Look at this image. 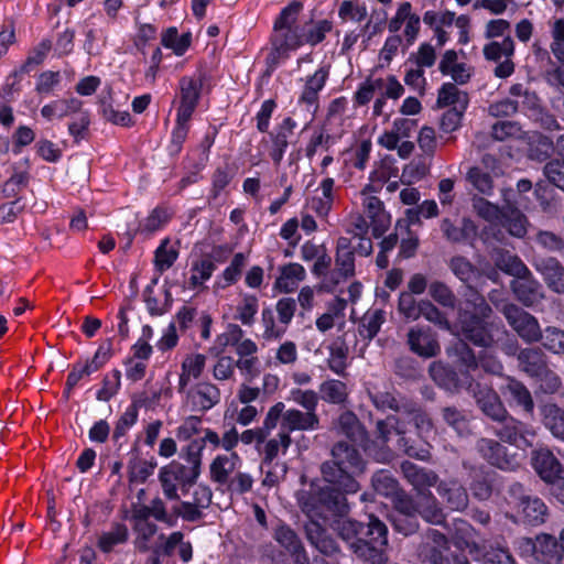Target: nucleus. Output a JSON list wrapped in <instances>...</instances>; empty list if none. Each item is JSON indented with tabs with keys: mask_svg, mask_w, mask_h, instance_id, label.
Here are the masks:
<instances>
[{
	"mask_svg": "<svg viewBox=\"0 0 564 564\" xmlns=\"http://www.w3.org/2000/svg\"><path fill=\"white\" fill-rule=\"evenodd\" d=\"M499 224L514 238H523L528 232V217L514 205L505 206Z\"/></svg>",
	"mask_w": 564,
	"mask_h": 564,
	"instance_id": "7c9ffc66",
	"label": "nucleus"
},
{
	"mask_svg": "<svg viewBox=\"0 0 564 564\" xmlns=\"http://www.w3.org/2000/svg\"><path fill=\"white\" fill-rule=\"evenodd\" d=\"M514 53V42L511 36H506L502 42L492 41L485 45L484 55L486 59L499 64L495 68V75L499 78L510 76L514 70L511 56Z\"/></svg>",
	"mask_w": 564,
	"mask_h": 564,
	"instance_id": "4468645a",
	"label": "nucleus"
},
{
	"mask_svg": "<svg viewBox=\"0 0 564 564\" xmlns=\"http://www.w3.org/2000/svg\"><path fill=\"white\" fill-rule=\"evenodd\" d=\"M400 469L406 481L419 494H423L425 489L431 487H436L440 481L438 475L434 470L421 467L409 460L401 463Z\"/></svg>",
	"mask_w": 564,
	"mask_h": 564,
	"instance_id": "b1692460",
	"label": "nucleus"
},
{
	"mask_svg": "<svg viewBox=\"0 0 564 564\" xmlns=\"http://www.w3.org/2000/svg\"><path fill=\"white\" fill-rule=\"evenodd\" d=\"M272 46H280L285 51L296 50L304 43V35L299 28L273 29Z\"/></svg>",
	"mask_w": 564,
	"mask_h": 564,
	"instance_id": "79ce46f5",
	"label": "nucleus"
},
{
	"mask_svg": "<svg viewBox=\"0 0 564 564\" xmlns=\"http://www.w3.org/2000/svg\"><path fill=\"white\" fill-rule=\"evenodd\" d=\"M321 398L332 404H344L348 398L347 386L340 380H326L319 387Z\"/></svg>",
	"mask_w": 564,
	"mask_h": 564,
	"instance_id": "de8ad7c7",
	"label": "nucleus"
},
{
	"mask_svg": "<svg viewBox=\"0 0 564 564\" xmlns=\"http://www.w3.org/2000/svg\"><path fill=\"white\" fill-rule=\"evenodd\" d=\"M329 349V369L338 376L346 377L348 347L345 344L335 343Z\"/></svg>",
	"mask_w": 564,
	"mask_h": 564,
	"instance_id": "338daca9",
	"label": "nucleus"
},
{
	"mask_svg": "<svg viewBox=\"0 0 564 564\" xmlns=\"http://www.w3.org/2000/svg\"><path fill=\"white\" fill-rule=\"evenodd\" d=\"M345 491L337 485H312L308 490L299 491L297 505L310 520H328L330 517H344L349 511Z\"/></svg>",
	"mask_w": 564,
	"mask_h": 564,
	"instance_id": "f03ea898",
	"label": "nucleus"
},
{
	"mask_svg": "<svg viewBox=\"0 0 564 564\" xmlns=\"http://www.w3.org/2000/svg\"><path fill=\"white\" fill-rule=\"evenodd\" d=\"M466 392L473 398L478 410L491 422L499 419L507 411L497 391L486 383L474 379L467 386Z\"/></svg>",
	"mask_w": 564,
	"mask_h": 564,
	"instance_id": "9d476101",
	"label": "nucleus"
},
{
	"mask_svg": "<svg viewBox=\"0 0 564 564\" xmlns=\"http://www.w3.org/2000/svg\"><path fill=\"white\" fill-rule=\"evenodd\" d=\"M471 202L473 208L479 217H481L488 223L500 221L501 216L505 212V206L499 207L498 205L492 204L489 200L479 196H474Z\"/></svg>",
	"mask_w": 564,
	"mask_h": 564,
	"instance_id": "680f3d73",
	"label": "nucleus"
},
{
	"mask_svg": "<svg viewBox=\"0 0 564 564\" xmlns=\"http://www.w3.org/2000/svg\"><path fill=\"white\" fill-rule=\"evenodd\" d=\"M406 344L412 352L423 358H433L441 352L436 335L429 327H411L406 334Z\"/></svg>",
	"mask_w": 564,
	"mask_h": 564,
	"instance_id": "dca6fc26",
	"label": "nucleus"
},
{
	"mask_svg": "<svg viewBox=\"0 0 564 564\" xmlns=\"http://www.w3.org/2000/svg\"><path fill=\"white\" fill-rule=\"evenodd\" d=\"M477 453L491 466L501 470H514L519 467L516 454H510L501 441L481 437L476 442Z\"/></svg>",
	"mask_w": 564,
	"mask_h": 564,
	"instance_id": "9b49d317",
	"label": "nucleus"
},
{
	"mask_svg": "<svg viewBox=\"0 0 564 564\" xmlns=\"http://www.w3.org/2000/svg\"><path fill=\"white\" fill-rule=\"evenodd\" d=\"M241 459L237 453L216 456L209 465V476L212 481L219 486L227 485L230 481V475L237 469Z\"/></svg>",
	"mask_w": 564,
	"mask_h": 564,
	"instance_id": "cd10ccee",
	"label": "nucleus"
},
{
	"mask_svg": "<svg viewBox=\"0 0 564 564\" xmlns=\"http://www.w3.org/2000/svg\"><path fill=\"white\" fill-rule=\"evenodd\" d=\"M449 549L446 535L436 529H427L417 547L419 557L426 564H444Z\"/></svg>",
	"mask_w": 564,
	"mask_h": 564,
	"instance_id": "2eb2a0df",
	"label": "nucleus"
},
{
	"mask_svg": "<svg viewBox=\"0 0 564 564\" xmlns=\"http://www.w3.org/2000/svg\"><path fill=\"white\" fill-rule=\"evenodd\" d=\"M165 467L169 469V475H173L177 479L178 486L184 494L188 491L199 477V474L177 460L171 462Z\"/></svg>",
	"mask_w": 564,
	"mask_h": 564,
	"instance_id": "5fc2aeb1",
	"label": "nucleus"
},
{
	"mask_svg": "<svg viewBox=\"0 0 564 564\" xmlns=\"http://www.w3.org/2000/svg\"><path fill=\"white\" fill-rule=\"evenodd\" d=\"M280 431L276 437L271 438L264 446V462H272L279 454L280 451L285 453L292 444L291 433L299 431V429H288L284 426V422L280 423Z\"/></svg>",
	"mask_w": 564,
	"mask_h": 564,
	"instance_id": "ea45409f",
	"label": "nucleus"
},
{
	"mask_svg": "<svg viewBox=\"0 0 564 564\" xmlns=\"http://www.w3.org/2000/svg\"><path fill=\"white\" fill-rule=\"evenodd\" d=\"M368 397L372 405L381 412L392 411L394 414H402L409 401L410 397L400 393L397 389L391 387L390 389H372L368 390Z\"/></svg>",
	"mask_w": 564,
	"mask_h": 564,
	"instance_id": "412c9836",
	"label": "nucleus"
},
{
	"mask_svg": "<svg viewBox=\"0 0 564 564\" xmlns=\"http://www.w3.org/2000/svg\"><path fill=\"white\" fill-rule=\"evenodd\" d=\"M398 448L409 457L419 460H429L431 458V452L426 445L419 444L415 440H412L406 435V429L403 427V433L398 434Z\"/></svg>",
	"mask_w": 564,
	"mask_h": 564,
	"instance_id": "603ef678",
	"label": "nucleus"
},
{
	"mask_svg": "<svg viewBox=\"0 0 564 564\" xmlns=\"http://www.w3.org/2000/svg\"><path fill=\"white\" fill-rule=\"evenodd\" d=\"M384 321L386 315L382 310L367 312L359 323V335L364 339L371 340L377 336Z\"/></svg>",
	"mask_w": 564,
	"mask_h": 564,
	"instance_id": "49530a36",
	"label": "nucleus"
},
{
	"mask_svg": "<svg viewBox=\"0 0 564 564\" xmlns=\"http://www.w3.org/2000/svg\"><path fill=\"white\" fill-rule=\"evenodd\" d=\"M83 102L77 98L57 99L42 107L41 115L46 120L54 118L62 119L70 115L79 112Z\"/></svg>",
	"mask_w": 564,
	"mask_h": 564,
	"instance_id": "4c0bfd02",
	"label": "nucleus"
},
{
	"mask_svg": "<svg viewBox=\"0 0 564 564\" xmlns=\"http://www.w3.org/2000/svg\"><path fill=\"white\" fill-rule=\"evenodd\" d=\"M514 297L525 307L539 305L545 297L542 284L534 278L530 269L510 282Z\"/></svg>",
	"mask_w": 564,
	"mask_h": 564,
	"instance_id": "ddd939ff",
	"label": "nucleus"
},
{
	"mask_svg": "<svg viewBox=\"0 0 564 564\" xmlns=\"http://www.w3.org/2000/svg\"><path fill=\"white\" fill-rule=\"evenodd\" d=\"M532 379L538 383L539 390L545 394H555L563 387L561 377L549 365Z\"/></svg>",
	"mask_w": 564,
	"mask_h": 564,
	"instance_id": "13d9d810",
	"label": "nucleus"
},
{
	"mask_svg": "<svg viewBox=\"0 0 564 564\" xmlns=\"http://www.w3.org/2000/svg\"><path fill=\"white\" fill-rule=\"evenodd\" d=\"M306 540L319 553L325 556H333L340 552L339 545L327 530L316 520H308L304 524Z\"/></svg>",
	"mask_w": 564,
	"mask_h": 564,
	"instance_id": "5701e85b",
	"label": "nucleus"
},
{
	"mask_svg": "<svg viewBox=\"0 0 564 564\" xmlns=\"http://www.w3.org/2000/svg\"><path fill=\"white\" fill-rule=\"evenodd\" d=\"M440 416L444 424L459 435L468 433L470 420L466 410L454 404L444 405L440 409Z\"/></svg>",
	"mask_w": 564,
	"mask_h": 564,
	"instance_id": "f704fd0d",
	"label": "nucleus"
},
{
	"mask_svg": "<svg viewBox=\"0 0 564 564\" xmlns=\"http://www.w3.org/2000/svg\"><path fill=\"white\" fill-rule=\"evenodd\" d=\"M517 362L518 369L532 379L549 365V357L542 348L531 346L519 350Z\"/></svg>",
	"mask_w": 564,
	"mask_h": 564,
	"instance_id": "a878e982",
	"label": "nucleus"
},
{
	"mask_svg": "<svg viewBox=\"0 0 564 564\" xmlns=\"http://www.w3.org/2000/svg\"><path fill=\"white\" fill-rule=\"evenodd\" d=\"M336 429L352 443H364L368 438L365 425L352 411H344L338 416Z\"/></svg>",
	"mask_w": 564,
	"mask_h": 564,
	"instance_id": "c756f323",
	"label": "nucleus"
},
{
	"mask_svg": "<svg viewBox=\"0 0 564 564\" xmlns=\"http://www.w3.org/2000/svg\"><path fill=\"white\" fill-rule=\"evenodd\" d=\"M491 258L499 270L513 278L525 273L528 269L525 263L517 254L505 249L494 250Z\"/></svg>",
	"mask_w": 564,
	"mask_h": 564,
	"instance_id": "e433bc0d",
	"label": "nucleus"
},
{
	"mask_svg": "<svg viewBox=\"0 0 564 564\" xmlns=\"http://www.w3.org/2000/svg\"><path fill=\"white\" fill-rule=\"evenodd\" d=\"M501 313L513 332L528 345L540 341L541 326L538 318L513 303H507Z\"/></svg>",
	"mask_w": 564,
	"mask_h": 564,
	"instance_id": "1a4fd4ad",
	"label": "nucleus"
},
{
	"mask_svg": "<svg viewBox=\"0 0 564 564\" xmlns=\"http://www.w3.org/2000/svg\"><path fill=\"white\" fill-rule=\"evenodd\" d=\"M430 296L440 305L454 310L457 299L452 289L442 281H433L429 284Z\"/></svg>",
	"mask_w": 564,
	"mask_h": 564,
	"instance_id": "052dcab7",
	"label": "nucleus"
},
{
	"mask_svg": "<svg viewBox=\"0 0 564 564\" xmlns=\"http://www.w3.org/2000/svg\"><path fill=\"white\" fill-rule=\"evenodd\" d=\"M492 433L502 443L518 448L531 447L535 436L531 425L512 416L508 410L494 421Z\"/></svg>",
	"mask_w": 564,
	"mask_h": 564,
	"instance_id": "6e6552de",
	"label": "nucleus"
},
{
	"mask_svg": "<svg viewBox=\"0 0 564 564\" xmlns=\"http://www.w3.org/2000/svg\"><path fill=\"white\" fill-rule=\"evenodd\" d=\"M365 522L354 519H345L336 525L337 535L347 544L348 549L354 552L359 532H361Z\"/></svg>",
	"mask_w": 564,
	"mask_h": 564,
	"instance_id": "4d7b16f0",
	"label": "nucleus"
},
{
	"mask_svg": "<svg viewBox=\"0 0 564 564\" xmlns=\"http://www.w3.org/2000/svg\"><path fill=\"white\" fill-rule=\"evenodd\" d=\"M365 209L368 217L375 224L373 235L379 237L386 230L387 227V215L383 210L382 202L376 196H369L364 202Z\"/></svg>",
	"mask_w": 564,
	"mask_h": 564,
	"instance_id": "c03bdc74",
	"label": "nucleus"
},
{
	"mask_svg": "<svg viewBox=\"0 0 564 564\" xmlns=\"http://www.w3.org/2000/svg\"><path fill=\"white\" fill-rule=\"evenodd\" d=\"M542 424L551 434L564 442V410L556 403L547 402L539 406Z\"/></svg>",
	"mask_w": 564,
	"mask_h": 564,
	"instance_id": "2f4dec72",
	"label": "nucleus"
},
{
	"mask_svg": "<svg viewBox=\"0 0 564 564\" xmlns=\"http://www.w3.org/2000/svg\"><path fill=\"white\" fill-rule=\"evenodd\" d=\"M128 535L129 532L126 524L120 522L115 523L110 531L100 534L98 547L102 552L109 553L116 545L127 542Z\"/></svg>",
	"mask_w": 564,
	"mask_h": 564,
	"instance_id": "8fccbe9b",
	"label": "nucleus"
},
{
	"mask_svg": "<svg viewBox=\"0 0 564 564\" xmlns=\"http://www.w3.org/2000/svg\"><path fill=\"white\" fill-rule=\"evenodd\" d=\"M388 549V527L375 514H369L352 554L367 564H386L389 561Z\"/></svg>",
	"mask_w": 564,
	"mask_h": 564,
	"instance_id": "20e7f679",
	"label": "nucleus"
},
{
	"mask_svg": "<svg viewBox=\"0 0 564 564\" xmlns=\"http://www.w3.org/2000/svg\"><path fill=\"white\" fill-rule=\"evenodd\" d=\"M551 43L550 50L553 55L564 64V19L558 18L549 22Z\"/></svg>",
	"mask_w": 564,
	"mask_h": 564,
	"instance_id": "e2e57ef3",
	"label": "nucleus"
},
{
	"mask_svg": "<svg viewBox=\"0 0 564 564\" xmlns=\"http://www.w3.org/2000/svg\"><path fill=\"white\" fill-rule=\"evenodd\" d=\"M431 379L442 389L449 392L467 391L474 377L468 371H455L441 361H433L429 367Z\"/></svg>",
	"mask_w": 564,
	"mask_h": 564,
	"instance_id": "f8f14e48",
	"label": "nucleus"
},
{
	"mask_svg": "<svg viewBox=\"0 0 564 564\" xmlns=\"http://www.w3.org/2000/svg\"><path fill=\"white\" fill-rule=\"evenodd\" d=\"M404 424L405 422L397 414H390L384 419L378 420L375 426L377 440L381 444H388L393 433L395 435L403 433Z\"/></svg>",
	"mask_w": 564,
	"mask_h": 564,
	"instance_id": "a19ab883",
	"label": "nucleus"
},
{
	"mask_svg": "<svg viewBox=\"0 0 564 564\" xmlns=\"http://www.w3.org/2000/svg\"><path fill=\"white\" fill-rule=\"evenodd\" d=\"M414 505L419 518L431 525L445 527L447 514L442 502L430 491L423 492L417 499L414 498Z\"/></svg>",
	"mask_w": 564,
	"mask_h": 564,
	"instance_id": "aec40b11",
	"label": "nucleus"
},
{
	"mask_svg": "<svg viewBox=\"0 0 564 564\" xmlns=\"http://www.w3.org/2000/svg\"><path fill=\"white\" fill-rule=\"evenodd\" d=\"M501 392L509 397L524 413L533 414L534 401L530 390L522 381L513 377H507L506 383L501 387Z\"/></svg>",
	"mask_w": 564,
	"mask_h": 564,
	"instance_id": "bb28decb",
	"label": "nucleus"
},
{
	"mask_svg": "<svg viewBox=\"0 0 564 564\" xmlns=\"http://www.w3.org/2000/svg\"><path fill=\"white\" fill-rule=\"evenodd\" d=\"M243 330L237 324H229L226 332L218 335L210 352L215 356L220 355L227 346H237L242 339Z\"/></svg>",
	"mask_w": 564,
	"mask_h": 564,
	"instance_id": "bf43d9fd",
	"label": "nucleus"
},
{
	"mask_svg": "<svg viewBox=\"0 0 564 564\" xmlns=\"http://www.w3.org/2000/svg\"><path fill=\"white\" fill-rule=\"evenodd\" d=\"M524 520L532 525L542 524L547 516V507L538 497L530 496L520 507Z\"/></svg>",
	"mask_w": 564,
	"mask_h": 564,
	"instance_id": "09e8293b",
	"label": "nucleus"
},
{
	"mask_svg": "<svg viewBox=\"0 0 564 564\" xmlns=\"http://www.w3.org/2000/svg\"><path fill=\"white\" fill-rule=\"evenodd\" d=\"M336 270L332 272L327 279L325 288L327 291L333 289L340 282L355 274V253L349 252H336L335 257Z\"/></svg>",
	"mask_w": 564,
	"mask_h": 564,
	"instance_id": "72a5a7b5",
	"label": "nucleus"
},
{
	"mask_svg": "<svg viewBox=\"0 0 564 564\" xmlns=\"http://www.w3.org/2000/svg\"><path fill=\"white\" fill-rule=\"evenodd\" d=\"M524 131L516 121H498L491 128V137L496 141H506L509 139H522Z\"/></svg>",
	"mask_w": 564,
	"mask_h": 564,
	"instance_id": "0e129e2a",
	"label": "nucleus"
},
{
	"mask_svg": "<svg viewBox=\"0 0 564 564\" xmlns=\"http://www.w3.org/2000/svg\"><path fill=\"white\" fill-rule=\"evenodd\" d=\"M371 485L376 492L383 497L392 498V500L400 492H405L404 490L400 489L399 481L392 477L389 471L386 470H379L375 473L371 478Z\"/></svg>",
	"mask_w": 564,
	"mask_h": 564,
	"instance_id": "37998d69",
	"label": "nucleus"
},
{
	"mask_svg": "<svg viewBox=\"0 0 564 564\" xmlns=\"http://www.w3.org/2000/svg\"><path fill=\"white\" fill-rule=\"evenodd\" d=\"M456 362L464 367L459 371H474L478 369V356H476L474 349L468 345V341L459 339L452 347Z\"/></svg>",
	"mask_w": 564,
	"mask_h": 564,
	"instance_id": "3c124183",
	"label": "nucleus"
},
{
	"mask_svg": "<svg viewBox=\"0 0 564 564\" xmlns=\"http://www.w3.org/2000/svg\"><path fill=\"white\" fill-rule=\"evenodd\" d=\"M274 540L292 557L295 564H310V556L297 533L289 525L282 523L274 529Z\"/></svg>",
	"mask_w": 564,
	"mask_h": 564,
	"instance_id": "6ab92c4d",
	"label": "nucleus"
},
{
	"mask_svg": "<svg viewBox=\"0 0 564 564\" xmlns=\"http://www.w3.org/2000/svg\"><path fill=\"white\" fill-rule=\"evenodd\" d=\"M556 150V142L541 133H535L529 138L527 156L531 161L545 162Z\"/></svg>",
	"mask_w": 564,
	"mask_h": 564,
	"instance_id": "c9c22d12",
	"label": "nucleus"
},
{
	"mask_svg": "<svg viewBox=\"0 0 564 564\" xmlns=\"http://www.w3.org/2000/svg\"><path fill=\"white\" fill-rule=\"evenodd\" d=\"M289 400L302 406L304 411L295 408L286 409L283 402H276L269 409V422L273 424L282 417L284 426L299 429L301 432L316 431L321 427L319 416L316 412L319 397L314 390L292 389Z\"/></svg>",
	"mask_w": 564,
	"mask_h": 564,
	"instance_id": "7ed1b4c3",
	"label": "nucleus"
},
{
	"mask_svg": "<svg viewBox=\"0 0 564 564\" xmlns=\"http://www.w3.org/2000/svg\"><path fill=\"white\" fill-rule=\"evenodd\" d=\"M457 315V326L462 340L482 348H489L495 344L492 325L488 322L491 314L479 315L467 310H458Z\"/></svg>",
	"mask_w": 564,
	"mask_h": 564,
	"instance_id": "423d86ee",
	"label": "nucleus"
},
{
	"mask_svg": "<svg viewBox=\"0 0 564 564\" xmlns=\"http://www.w3.org/2000/svg\"><path fill=\"white\" fill-rule=\"evenodd\" d=\"M401 415L409 417L417 430L432 429V420L430 415L425 412L422 405L412 398Z\"/></svg>",
	"mask_w": 564,
	"mask_h": 564,
	"instance_id": "69168bd1",
	"label": "nucleus"
},
{
	"mask_svg": "<svg viewBox=\"0 0 564 564\" xmlns=\"http://www.w3.org/2000/svg\"><path fill=\"white\" fill-rule=\"evenodd\" d=\"M444 237L454 243L471 240L477 235V226L469 218H463L460 226H455L451 219L444 218L441 223Z\"/></svg>",
	"mask_w": 564,
	"mask_h": 564,
	"instance_id": "473e14b6",
	"label": "nucleus"
},
{
	"mask_svg": "<svg viewBox=\"0 0 564 564\" xmlns=\"http://www.w3.org/2000/svg\"><path fill=\"white\" fill-rule=\"evenodd\" d=\"M469 98L467 93L457 88L453 83H445L438 90L437 106L441 108L451 107L466 109Z\"/></svg>",
	"mask_w": 564,
	"mask_h": 564,
	"instance_id": "58836bf2",
	"label": "nucleus"
},
{
	"mask_svg": "<svg viewBox=\"0 0 564 564\" xmlns=\"http://www.w3.org/2000/svg\"><path fill=\"white\" fill-rule=\"evenodd\" d=\"M178 257V250L171 245L169 238L162 240L161 245L155 250L154 265L159 272H164L170 269Z\"/></svg>",
	"mask_w": 564,
	"mask_h": 564,
	"instance_id": "6e6d98bb",
	"label": "nucleus"
},
{
	"mask_svg": "<svg viewBox=\"0 0 564 564\" xmlns=\"http://www.w3.org/2000/svg\"><path fill=\"white\" fill-rule=\"evenodd\" d=\"M463 296L464 302L458 310H467L470 313H477L479 315L492 314V308L487 303L486 299L470 285L466 288Z\"/></svg>",
	"mask_w": 564,
	"mask_h": 564,
	"instance_id": "864d4df0",
	"label": "nucleus"
},
{
	"mask_svg": "<svg viewBox=\"0 0 564 564\" xmlns=\"http://www.w3.org/2000/svg\"><path fill=\"white\" fill-rule=\"evenodd\" d=\"M520 556L541 564H561L564 557L563 543L551 534L542 533L534 539L520 536L514 542Z\"/></svg>",
	"mask_w": 564,
	"mask_h": 564,
	"instance_id": "39448f33",
	"label": "nucleus"
},
{
	"mask_svg": "<svg viewBox=\"0 0 564 564\" xmlns=\"http://www.w3.org/2000/svg\"><path fill=\"white\" fill-rule=\"evenodd\" d=\"M415 508L414 497L406 492H400L392 500L388 519L395 533L408 538L420 531L421 522Z\"/></svg>",
	"mask_w": 564,
	"mask_h": 564,
	"instance_id": "0eeeda50",
	"label": "nucleus"
},
{
	"mask_svg": "<svg viewBox=\"0 0 564 564\" xmlns=\"http://www.w3.org/2000/svg\"><path fill=\"white\" fill-rule=\"evenodd\" d=\"M204 75L198 74L197 77L184 76L180 79V106L177 115L182 118H192L197 106L200 89L203 86Z\"/></svg>",
	"mask_w": 564,
	"mask_h": 564,
	"instance_id": "a211bd4d",
	"label": "nucleus"
},
{
	"mask_svg": "<svg viewBox=\"0 0 564 564\" xmlns=\"http://www.w3.org/2000/svg\"><path fill=\"white\" fill-rule=\"evenodd\" d=\"M330 455L332 459L321 466L323 479L337 485L347 494H356L360 489L357 478L367 467L361 453L355 445L338 441L333 445Z\"/></svg>",
	"mask_w": 564,
	"mask_h": 564,
	"instance_id": "f257e3e1",
	"label": "nucleus"
},
{
	"mask_svg": "<svg viewBox=\"0 0 564 564\" xmlns=\"http://www.w3.org/2000/svg\"><path fill=\"white\" fill-rule=\"evenodd\" d=\"M533 265L551 291L564 294V267L556 258H536Z\"/></svg>",
	"mask_w": 564,
	"mask_h": 564,
	"instance_id": "4be33fe9",
	"label": "nucleus"
},
{
	"mask_svg": "<svg viewBox=\"0 0 564 564\" xmlns=\"http://www.w3.org/2000/svg\"><path fill=\"white\" fill-rule=\"evenodd\" d=\"M186 397L188 400H192L196 409L207 411L219 403L220 391L213 383L199 382L195 388L187 391Z\"/></svg>",
	"mask_w": 564,
	"mask_h": 564,
	"instance_id": "c85d7f7f",
	"label": "nucleus"
},
{
	"mask_svg": "<svg viewBox=\"0 0 564 564\" xmlns=\"http://www.w3.org/2000/svg\"><path fill=\"white\" fill-rule=\"evenodd\" d=\"M532 466L536 474L546 482H554L562 473V465L549 448L532 452Z\"/></svg>",
	"mask_w": 564,
	"mask_h": 564,
	"instance_id": "393cba45",
	"label": "nucleus"
},
{
	"mask_svg": "<svg viewBox=\"0 0 564 564\" xmlns=\"http://www.w3.org/2000/svg\"><path fill=\"white\" fill-rule=\"evenodd\" d=\"M542 347L557 356L564 355V329L556 326H547L540 333Z\"/></svg>",
	"mask_w": 564,
	"mask_h": 564,
	"instance_id": "a18cd8bd",
	"label": "nucleus"
},
{
	"mask_svg": "<svg viewBox=\"0 0 564 564\" xmlns=\"http://www.w3.org/2000/svg\"><path fill=\"white\" fill-rule=\"evenodd\" d=\"M485 552L482 554L484 564H516L514 558L508 551L502 546L485 545Z\"/></svg>",
	"mask_w": 564,
	"mask_h": 564,
	"instance_id": "774afa93",
	"label": "nucleus"
},
{
	"mask_svg": "<svg viewBox=\"0 0 564 564\" xmlns=\"http://www.w3.org/2000/svg\"><path fill=\"white\" fill-rule=\"evenodd\" d=\"M436 492L445 508L453 512H463L469 503L466 488L457 479H443L436 486Z\"/></svg>",
	"mask_w": 564,
	"mask_h": 564,
	"instance_id": "f3484780",
	"label": "nucleus"
}]
</instances>
